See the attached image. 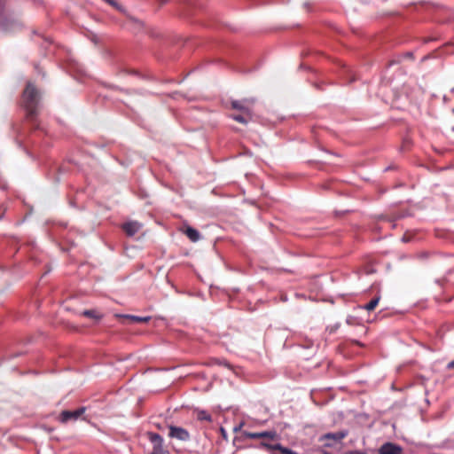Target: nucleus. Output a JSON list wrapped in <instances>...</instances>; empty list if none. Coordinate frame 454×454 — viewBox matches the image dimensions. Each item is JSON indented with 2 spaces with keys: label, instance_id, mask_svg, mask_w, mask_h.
Masks as SVG:
<instances>
[{
  "label": "nucleus",
  "instance_id": "nucleus-6",
  "mask_svg": "<svg viewBox=\"0 0 454 454\" xmlns=\"http://www.w3.org/2000/svg\"><path fill=\"white\" fill-rule=\"evenodd\" d=\"M241 437L247 439H270V440H278L279 435L275 430L270 431H262V432H248L242 431Z\"/></svg>",
  "mask_w": 454,
  "mask_h": 454
},
{
  "label": "nucleus",
  "instance_id": "nucleus-3",
  "mask_svg": "<svg viewBox=\"0 0 454 454\" xmlns=\"http://www.w3.org/2000/svg\"><path fill=\"white\" fill-rule=\"evenodd\" d=\"M348 434V430H340L333 433L322 434L318 441L324 442L323 447L332 448L335 443L340 442Z\"/></svg>",
  "mask_w": 454,
  "mask_h": 454
},
{
  "label": "nucleus",
  "instance_id": "nucleus-16",
  "mask_svg": "<svg viewBox=\"0 0 454 454\" xmlns=\"http://www.w3.org/2000/svg\"><path fill=\"white\" fill-rule=\"evenodd\" d=\"M380 300V295L377 294L368 303L364 304L362 308L368 311H372L377 307Z\"/></svg>",
  "mask_w": 454,
  "mask_h": 454
},
{
  "label": "nucleus",
  "instance_id": "nucleus-5",
  "mask_svg": "<svg viewBox=\"0 0 454 454\" xmlns=\"http://www.w3.org/2000/svg\"><path fill=\"white\" fill-rule=\"evenodd\" d=\"M259 448L267 450L270 454H298L296 451H294L280 443L270 444L265 441L260 442Z\"/></svg>",
  "mask_w": 454,
  "mask_h": 454
},
{
  "label": "nucleus",
  "instance_id": "nucleus-13",
  "mask_svg": "<svg viewBox=\"0 0 454 454\" xmlns=\"http://www.w3.org/2000/svg\"><path fill=\"white\" fill-rule=\"evenodd\" d=\"M184 232L188 237V239L192 242H197L200 239V233L199 232V231L191 226H186Z\"/></svg>",
  "mask_w": 454,
  "mask_h": 454
},
{
  "label": "nucleus",
  "instance_id": "nucleus-4",
  "mask_svg": "<svg viewBox=\"0 0 454 454\" xmlns=\"http://www.w3.org/2000/svg\"><path fill=\"white\" fill-rule=\"evenodd\" d=\"M147 438L153 445L151 454H168V450L164 446V440L160 434L154 432H147Z\"/></svg>",
  "mask_w": 454,
  "mask_h": 454
},
{
  "label": "nucleus",
  "instance_id": "nucleus-18",
  "mask_svg": "<svg viewBox=\"0 0 454 454\" xmlns=\"http://www.w3.org/2000/svg\"><path fill=\"white\" fill-rule=\"evenodd\" d=\"M213 363L215 364H218V365H221V366H224V367L228 368V369H231V364L227 360H225V359L215 358V359L213 360Z\"/></svg>",
  "mask_w": 454,
  "mask_h": 454
},
{
  "label": "nucleus",
  "instance_id": "nucleus-11",
  "mask_svg": "<svg viewBox=\"0 0 454 454\" xmlns=\"http://www.w3.org/2000/svg\"><path fill=\"white\" fill-rule=\"evenodd\" d=\"M142 225L137 221H129L121 226L122 230L129 237H133L141 229Z\"/></svg>",
  "mask_w": 454,
  "mask_h": 454
},
{
  "label": "nucleus",
  "instance_id": "nucleus-7",
  "mask_svg": "<svg viewBox=\"0 0 454 454\" xmlns=\"http://www.w3.org/2000/svg\"><path fill=\"white\" fill-rule=\"evenodd\" d=\"M85 407H80L74 411L65 410L59 414V421L61 423H67L71 420L75 421L85 412Z\"/></svg>",
  "mask_w": 454,
  "mask_h": 454
},
{
  "label": "nucleus",
  "instance_id": "nucleus-20",
  "mask_svg": "<svg viewBox=\"0 0 454 454\" xmlns=\"http://www.w3.org/2000/svg\"><path fill=\"white\" fill-rule=\"evenodd\" d=\"M243 426H244V422H240L239 425L234 427L233 432L237 433V432L240 431Z\"/></svg>",
  "mask_w": 454,
  "mask_h": 454
},
{
  "label": "nucleus",
  "instance_id": "nucleus-15",
  "mask_svg": "<svg viewBox=\"0 0 454 454\" xmlns=\"http://www.w3.org/2000/svg\"><path fill=\"white\" fill-rule=\"evenodd\" d=\"M197 419L200 421H207L211 423L213 421L212 416L205 410H197L196 411Z\"/></svg>",
  "mask_w": 454,
  "mask_h": 454
},
{
  "label": "nucleus",
  "instance_id": "nucleus-21",
  "mask_svg": "<svg viewBox=\"0 0 454 454\" xmlns=\"http://www.w3.org/2000/svg\"><path fill=\"white\" fill-rule=\"evenodd\" d=\"M447 369L449 370H452L454 369V360L450 362L448 364H447Z\"/></svg>",
  "mask_w": 454,
  "mask_h": 454
},
{
  "label": "nucleus",
  "instance_id": "nucleus-22",
  "mask_svg": "<svg viewBox=\"0 0 454 454\" xmlns=\"http://www.w3.org/2000/svg\"><path fill=\"white\" fill-rule=\"evenodd\" d=\"M319 452H320V454H332L331 452L326 451L325 450H320Z\"/></svg>",
  "mask_w": 454,
  "mask_h": 454
},
{
  "label": "nucleus",
  "instance_id": "nucleus-14",
  "mask_svg": "<svg viewBox=\"0 0 454 454\" xmlns=\"http://www.w3.org/2000/svg\"><path fill=\"white\" fill-rule=\"evenodd\" d=\"M81 315L85 317L95 319L96 321L101 320L104 317L103 314L97 309H85Z\"/></svg>",
  "mask_w": 454,
  "mask_h": 454
},
{
  "label": "nucleus",
  "instance_id": "nucleus-23",
  "mask_svg": "<svg viewBox=\"0 0 454 454\" xmlns=\"http://www.w3.org/2000/svg\"><path fill=\"white\" fill-rule=\"evenodd\" d=\"M167 2V0H160V4H164Z\"/></svg>",
  "mask_w": 454,
  "mask_h": 454
},
{
  "label": "nucleus",
  "instance_id": "nucleus-12",
  "mask_svg": "<svg viewBox=\"0 0 454 454\" xmlns=\"http://www.w3.org/2000/svg\"><path fill=\"white\" fill-rule=\"evenodd\" d=\"M253 114H246V113H239V114H232L230 115V117L242 124H247L252 120Z\"/></svg>",
  "mask_w": 454,
  "mask_h": 454
},
{
  "label": "nucleus",
  "instance_id": "nucleus-19",
  "mask_svg": "<svg viewBox=\"0 0 454 454\" xmlns=\"http://www.w3.org/2000/svg\"><path fill=\"white\" fill-rule=\"evenodd\" d=\"M343 454H367L366 451H362V450H349V451H347Z\"/></svg>",
  "mask_w": 454,
  "mask_h": 454
},
{
  "label": "nucleus",
  "instance_id": "nucleus-2",
  "mask_svg": "<svg viewBox=\"0 0 454 454\" xmlns=\"http://www.w3.org/2000/svg\"><path fill=\"white\" fill-rule=\"evenodd\" d=\"M5 0H0V28L4 31H12L20 27V22L7 16L4 12Z\"/></svg>",
  "mask_w": 454,
  "mask_h": 454
},
{
  "label": "nucleus",
  "instance_id": "nucleus-1",
  "mask_svg": "<svg viewBox=\"0 0 454 454\" xmlns=\"http://www.w3.org/2000/svg\"><path fill=\"white\" fill-rule=\"evenodd\" d=\"M41 94L32 82H27L21 97V106L27 118L34 121L40 107Z\"/></svg>",
  "mask_w": 454,
  "mask_h": 454
},
{
  "label": "nucleus",
  "instance_id": "nucleus-8",
  "mask_svg": "<svg viewBox=\"0 0 454 454\" xmlns=\"http://www.w3.org/2000/svg\"><path fill=\"white\" fill-rule=\"evenodd\" d=\"M168 429V436L170 438L182 442H187L191 438L190 433L184 427L169 425Z\"/></svg>",
  "mask_w": 454,
  "mask_h": 454
},
{
  "label": "nucleus",
  "instance_id": "nucleus-17",
  "mask_svg": "<svg viewBox=\"0 0 454 454\" xmlns=\"http://www.w3.org/2000/svg\"><path fill=\"white\" fill-rule=\"evenodd\" d=\"M123 317L129 318L130 321L134 323H147L151 319L150 317H138L132 315H125Z\"/></svg>",
  "mask_w": 454,
  "mask_h": 454
},
{
  "label": "nucleus",
  "instance_id": "nucleus-9",
  "mask_svg": "<svg viewBox=\"0 0 454 454\" xmlns=\"http://www.w3.org/2000/svg\"><path fill=\"white\" fill-rule=\"evenodd\" d=\"M254 105L253 99H243V100H231V107L240 113L253 114L252 106Z\"/></svg>",
  "mask_w": 454,
  "mask_h": 454
},
{
  "label": "nucleus",
  "instance_id": "nucleus-10",
  "mask_svg": "<svg viewBox=\"0 0 454 454\" xmlns=\"http://www.w3.org/2000/svg\"><path fill=\"white\" fill-rule=\"evenodd\" d=\"M378 454H403V448L394 442H385L378 450Z\"/></svg>",
  "mask_w": 454,
  "mask_h": 454
},
{
  "label": "nucleus",
  "instance_id": "nucleus-24",
  "mask_svg": "<svg viewBox=\"0 0 454 454\" xmlns=\"http://www.w3.org/2000/svg\"><path fill=\"white\" fill-rule=\"evenodd\" d=\"M452 130H454V127L452 128Z\"/></svg>",
  "mask_w": 454,
  "mask_h": 454
}]
</instances>
